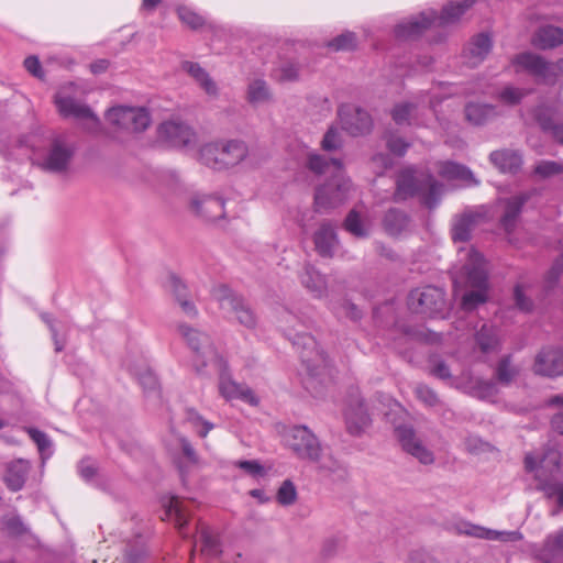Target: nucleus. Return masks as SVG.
Listing matches in <instances>:
<instances>
[{
  "label": "nucleus",
  "mask_w": 563,
  "mask_h": 563,
  "mask_svg": "<svg viewBox=\"0 0 563 563\" xmlns=\"http://www.w3.org/2000/svg\"><path fill=\"white\" fill-rule=\"evenodd\" d=\"M219 390L227 400L241 399L251 405L257 404V399L251 388L236 384L224 374L220 377Z\"/></svg>",
  "instance_id": "393cba45"
},
{
  "label": "nucleus",
  "mask_w": 563,
  "mask_h": 563,
  "mask_svg": "<svg viewBox=\"0 0 563 563\" xmlns=\"http://www.w3.org/2000/svg\"><path fill=\"white\" fill-rule=\"evenodd\" d=\"M276 499L278 504L283 506H290L297 499V490L294 483L290 479L283 482L277 490Z\"/></svg>",
  "instance_id": "6e6d98bb"
},
{
  "label": "nucleus",
  "mask_w": 563,
  "mask_h": 563,
  "mask_svg": "<svg viewBox=\"0 0 563 563\" xmlns=\"http://www.w3.org/2000/svg\"><path fill=\"white\" fill-rule=\"evenodd\" d=\"M438 173L442 178L449 180H462L468 185L477 184L472 170L468 167L454 162L441 163Z\"/></svg>",
  "instance_id": "72a5a7b5"
},
{
  "label": "nucleus",
  "mask_w": 563,
  "mask_h": 563,
  "mask_svg": "<svg viewBox=\"0 0 563 563\" xmlns=\"http://www.w3.org/2000/svg\"><path fill=\"white\" fill-rule=\"evenodd\" d=\"M24 430L31 440L36 444L42 459L44 460L49 457L52 455L51 449L53 443L48 435L34 427H26Z\"/></svg>",
  "instance_id": "a19ab883"
},
{
  "label": "nucleus",
  "mask_w": 563,
  "mask_h": 563,
  "mask_svg": "<svg viewBox=\"0 0 563 563\" xmlns=\"http://www.w3.org/2000/svg\"><path fill=\"white\" fill-rule=\"evenodd\" d=\"M313 243L317 253L321 257H333L339 245L334 227L328 221L322 222L313 234Z\"/></svg>",
  "instance_id": "412c9836"
},
{
  "label": "nucleus",
  "mask_w": 563,
  "mask_h": 563,
  "mask_svg": "<svg viewBox=\"0 0 563 563\" xmlns=\"http://www.w3.org/2000/svg\"><path fill=\"white\" fill-rule=\"evenodd\" d=\"M384 139L389 152L396 156H404L410 146V143L391 132H387Z\"/></svg>",
  "instance_id": "4d7b16f0"
},
{
  "label": "nucleus",
  "mask_w": 563,
  "mask_h": 563,
  "mask_svg": "<svg viewBox=\"0 0 563 563\" xmlns=\"http://www.w3.org/2000/svg\"><path fill=\"white\" fill-rule=\"evenodd\" d=\"M274 73L279 81H295L299 76V63L292 59L282 60Z\"/></svg>",
  "instance_id": "c03bdc74"
},
{
  "label": "nucleus",
  "mask_w": 563,
  "mask_h": 563,
  "mask_svg": "<svg viewBox=\"0 0 563 563\" xmlns=\"http://www.w3.org/2000/svg\"><path fill=\"white\" fill-rule=\"evenodd\" d=\"M191 210L206 221H216L225 216L224 200L212 195H195L190 200Z\"/></svg>",
  "instance_id": "2eb2a0df"
},
{
  "label": "nucleus",
  "mask_w": 563,
  "mask_h": 563,
  "mask_svg": "<svg viewBox=\"0 0 563 563\" xmlns=\"http://www.w3.org/2000/svg\"><path fill=\"white\" fill-rule=\"evenodd\" d=\"M212 298L228 318H234L241 325L253 329L257 318L250 305L225 285L212 289Z\"/></svg>",
  "instance_id": "0eeeda50"
},
{
  "label": "nucleus",
  "mask_w": 563,
  "mask_h": 563,
  "mask_svg": "<svg viewBox=\"0 0 563 563\" xmlns=\"http://www.w3.org/2000/svg\"><path fill=\"white\" fill-rule=\"evenodd\" d=\"M341 145H342V140H341L339 131L335 128H330L325 132V134L321 141L322 150L331 152V151H335V150L340 148Z\"/></svg>",
  "instance_id": "338daca9"
},
{
  "label": "nucleus",
  "mask_w": 563,
  "mask_h": 563,
  "mask_svg": "<svg viewBox=\"0 0 563 563\" xmlns=\"http://www.w3.org/2000/svg\"><path fill=\"white\" fill-rule=\"evenodd\" d=\"M465 284L467 288L488 290V275L482 255L472 250L470 262L464 265Z\"/></svg>",
  "instance_id": "aec40b11"
},
{
  "label": "nucleus",
  "mask_w": 563,
  "mask_h": 563,
  "mask_svg": "<svg viewBox=\"0 0 563 563\" xmlns=\"http://www.w3.org/2000/svg\"><path fill=\"white\" fill-rule=\"evenodd\" d=\"M476 0H459L446 4L437 16L435 11L422 12L418 16L402 21L395 26V36L399 40H413L420 36L435 20L440 25L456 22Z\"/></svg>",
  "instance_id": "f03ea898"
},
{
  "label": "nucleus",
  "mask_w": 563,
  "mask_h": 563,
  "mask_svg": "<svg viewBox=\"0 0 563 563\" xmlns=\"http://www.w3.org/2000/svg\"><path fill=\"white\" fill-rule=\"evenodd\" d=\"M345 547V537L335 534L324 540L321 549V554L325 559L335 556Z\"/></svg>",
  "instance_id": "3c124183"
},
{
  "label": "nucleus",
  "mask_w": 563,
  "mask_h": 563,
  "mask_svg": "<svg viewBox=\"0 0 563 563\" xmlns=\"http://www.w3.org/2000/svg\"><path fill=\"white\" fill-rule=\"evenodd\" d=\"M285 334L292 345L300 352V358L306 366L309 377L303 382L305 388L311 390L314 380L321 376L327 366V355L318 349L316 339L306 332L290 327L285 329Z\"/></svg>",
  "instance_id": "20e7f679"
},
{
  "label": "nucleus",
  "mask_w": 563,
  "mask_h": 563,
  "mask_svg": "<svg viewBox=\"0 0 563 563\" xmlns=\"http://www.w3.org/2000/svg\"><path fill=\"white\" fill-rule=\"evenodd\" d=\"M563 173V163L554 161H541L534 167V174L548 178Z\"/></svg>",
  "instance_id": "052dcab7"
},
{
  "label": "nucleus",
  "mask_w": 563,
  "mask_h": 563,
  "mask_svg": "<svg viewBox=\"0 0 563 563\" xmlns=\"http://www.w3.org/2000/svg\"><path fill=\"white\" fill-rule=\"evenodd\" d=\"M30 471V465L26 461L16 460L8 465L5 474L7 486L12 492L20 490L26 481Z\"/></svg>",
  "instance_id": "2f4dec72"
},
{
  "label": "nucleus",
  "mask_w": 563,
  "mask_h": 563,
  "mask_svg": "<svg viewBox=\"0 0 563 563\" xmlns=\"http://www.w3.org/2000/svg\"><path fill=\"white\" fill-rule=\"evenodd\" d=\"M417 104L413 102H400L396 103L391 111L390 115L393 121L397 125H412L417 122L416 119V112H417Z\"/></svg>",
  "instance_id": "e433bc0d"
},
{
  "label": "nucleus",
  "mask_w": 563,
  "mask_h": 563,
  "mask_svg": "<svg viewBox=\"0 0 563 563\" xmlns=\"http://www.w3.org/2000/svg\"><path fill=\"white\" fill-rule=\"evenodd\" d=\"M234 466L243 470L245 473H247L249 475H251L253 477L263 476L265 474V470H264L263 465L256 460L236 461V462H234Z\"/></svg>",
  "instance_id": "774afa93"
},
{
  "label": "nucleus",
  "mask_w": 563,
  "mask_h": 563,
  "mask_svg": "<svg viewBox=\"0 0 563 563\" xmlns=\"http://www.w3.org/2000/svg\"><path fill=\"white\" fill-rule=\"evenodd\" d=\"M531 43L542 51L556 48L563 45V29L550 24L540 26L534 32Z\"/></svg>",
  "instance_id": "b1692460"
},
{
  "label": "nucleus",
  "mask_w": 563,
  "mask_h": 563,
  "mask_svg": "<svg viewBox=\"0 0 563 563\" xmlns=\"http://www.w3.org/2000/svg\"><path fill=\"white\" fill-rule=\"evenodd\" d=\"M343 228L356 238H366L368 235V231L364 227L358 212L354 209L347 213L343 222Z\"/></svg>",
  "instance_id": "de8ad7c7"
},
{
  "label": "nucleus",
  "mask_w": 563,
  "mask_h": 563,
  "mask_svg": "<svg viewBox=\"0 0 563 563\" xmlns=\"http://www.w3.org/2000/svg\"><path fill=\"white\" fill-rule=\"evenodd\" d=\"M350 189V183L333 175L332 179L319 186L314 194V208L317 212H327L342 205Z\"/></svg>",
  "instance_id": "9b49d317"
},
{
  "label": "nucleus",
  "mask_w": 563,
  "mask_h": 563,
  "mask_svg": "<svg viewBox=\"0 0 563 563\" xmlns=\"http://www.w3.org/2000/svg\"><path fill=\"white\" fill-rule=\"evenodd\" d=\"M75 155V147L63 137H54L44 156L41 168L53 174H64L68 170Z\"/></svg>",
  "instance_id": "ddd939ff"
},
{
  "label": "nucleus",
  "mask_w": 563,
  "mask_h": 563,
  "mask_svg": "<svg viewBox=\"0 0 563 563\" xmlns=\"http://www.w3.org/2000/svg\"><path fill=\"white\" fill-rule=\"evenodd\" d=\"M343 130L353 136L365 135L372 131L373 120L369 113L360 107L344 104L339 108Z\"/></svg>",
  "instance_id": "4468645a"
},
{
  "label": "nucleus",
  "mask_w": 563,
  "mask_h": 563,
  "mask_svg": "<svg viewBox=\"0 0 563 563\" xmlns=\"http://www.w3.org/2000/svg\"><path fill=\"white\" fill-rule=\"evenodd\" d=\"M166 514L168 517L173 518L178 531L183 533L188 523V515L183 508V503L177 497H173L169 500Z\"/></svg>",
  "instance_id": "79ce46f5"
},
{
  "label": "nucleus",
  "mask_w": 563,
  "mask_h": 563,
  "mask_svg": "<svg viewBox=\"0 0 563 563\" xmlns=\"http://www.w3.org/2000/svg\"><path fill=\"white\" fill-rule=\"evenodd\" d=\"M307 167L317 175H325L328 173L335 175L342 172L343 165L341 159L327 158L324 155L312 153L308 155Z\"/></svg>",
  "instance_id": "7c9ffc66"
},
{
  "label": "nucleus",
  "mask_w": 563,
  "mask_h": 563,
  "mask_svg": "<svg viewBox=\"0 0 563 563\" xmlns=\"http://www.w3.org/2000/svg\"><path fill=\"white\" fill-rule=\"evenodd\" d=\"M488 300V290L467 288L461 298V308L473 311Z\"/></svg>",
  "instance_id": "4c0bfd02"
},
{
  "label": "nucleus",
  "mask_w": 563,
  "mask_h": 563,
  "mask_svg": "<svg viewBox=\"0 0 563 563\" xmlns=\"http://www.w3.org/2000/svg\"><path fill=\"white\" fill-rule=\"evenodd\" d=\"M328 47L334 51H352L356 47V35L353 32H344L328 43Z\"/></svg>",
  "instance_id": "603ef678"
},
{
  "label": "nucleus",
  "mask_w": 563,
  "mask_h": 563,
  "mask_svg": "<svg viewBox=\"0 0 563 563\" xmlns=\"http://www.w3.org/2000/svg\"><path fill=\"white\" fill-rule=\"evenodd\" d=\"M55 103L63 117H74L76 119H92L97 121L96 115L92 113L91 109L88 106L78 102L71 97H56Z\"/></svg>",
  "instance_id": "cd10ccee"
},
{
  "label": "nucleus",
  "mask_w": 563,
  "mask_h": 563,
  "mask_svg": "<svg viewBox=\"0 0 563 563\" xmlns=\"http://www.w3.org/2000/svg\"><path fill=\"white\" fill-rule=\"evenodd\" d=\"M561 453L554 448H547L541 457L533 453H527L525 456V468L527 472L537 471L538 466L550 473L560 468Z\"/></svg>",
  "instance_id": "5701e85b"
},
{
  "label": "nucleus",
  "mask_w": 563,
  "mask_h": 563,
  "mask_svg": "<svg viewBox=\"0 0 563 563\" xmlns=\"http://www.w3.org/2000/svg\"><path fill=\"white\" fill-rule=\"evenodd\" d=\"M415 393L418 399L429 407H434L439 404V397L437 393L427 385H418L415 389Z\"/></svg>",
  "instance_id": "69168bd1"
},
{
  "label": "nucleus",
  "mask_w": 563,
  "mask_h": 563,
  "mask_svg": "<svg viewBox=\"0 0 563 563\" xmlns=\"http://www.w3.org/2000/svg\"><path fill=\"white\" fill-rule=\"evenodd\" d=\"M332 310L338 318H346L354 322L361 320L363 316L358 307L347 299L334 303Z\"/></svg>",
  "instance_id": "a18cd8bd"
},
{
  "label": "nucleus",
  "mask_w": 563,
  "mask_h": 563,
  "mask_svg": "<svg viewBox=\"0 0 563 563\" xmlns=\"http://www.w3.org/2000/svg\"><path fill=\"white\" fill-rule=\"evenodd\" d=\"M287 446L301 460L319 463L322 448L318 438L306 426H294L285 434Z\"/></svg>",
  "instance_id": "1a4fd4ad"
},
{
  "label": "nucleus",
  "mask_w": 563,
  "mask_h": 563,
  "mask_svg": "<svg viewBox=\"0 0 563 563\" xmlns=\"http://www.w3.org/2000/svg\"><path fill=\"white\" fill-rule=\"evenodd\" d=\"M271 92L266 81L256 79L249 85L247 88V100L252 104L262 103L268 101Z\"/></svg>",
  "instance_id": "37998d69"
},
{
  "label": "nucleus",
  "mask_w": 563,
  "mask_h": 563,
  "mask_svg": "<svg viewBox=\"0 0 563 563\" xmlns=\"http://www.w3.org/2000/svg\"><path fill=\"white\" fill-rule=\"evenodd\" d=\"M457 531L461 534L474 537L477 539L496 540L500 542H516L522 539V534L519 531H498L470 522H462L457 527Z\"/></svg>",
  "instance_id": "6ab92c4d"
},
{
  "label": "nucleus",
  "mask_w": 563,
  "mask_h": 563,
  "mask_svg": "<svg viewBox=\"0 0 563 563\" xmlns=\"http://www.w3.org/2000/svg\"><path fill=\"white\" fill-rule=\"evenodd\" d=\"M158 135L174 147L186 146L195 137L194 131L187 124L176 121L163 122L158 128Z\"/></svg>",
  "instance_id": "a211bd4d"
},
{
  "label": "nucleus",
  "mask_w": 563,
  "mask_h": 563,
  "mask_svg": "<svg viewBox=\"0 0 563 563\" xmlns=\"http://www.w3.org/2000/svg\"><path fill=\"white\" fill-rule=\"evenodd\" d=\"M409 223V217L408 214L397 208H390L386 211L384 219H383V225L385 231L389 235H399L402 231L406 230Z\"/></svg>",
  "instance_id": "f704fd0d"
},
{
  "label": "nucleus",
  "mask_w": 563,
  "mask_h": 563,
  "mask_svg": "<svg viewBox=\"0 0 563 563\" xmlns=\"http://www.w3.org/2000/svg\"><path fill=\"white\" fill-rule=\"evenodd\" d=\"M183 69L187 71L200 87L210 96H216L218 88L209 74L198 64L194 62H184Z\"/></svg>",
  "instance_id": "c9c22d12"
},
{
  "label": "nucleus",
  "mask_w": 563,
  "mask_h": 563,
  "mask_svg": "<svg viewBox=\"0 0 563 563\" xmlns=\"http://www.w3.org/2000/svg\"><path fill=\"white\" fill-rule=\"evenodd\" d=\"M178 16L183 23L187 24L192 30H197L205 24V19L201 15L186 7L178 9Z\"/></svg>",
  "instance_id": "e2e57ef3"
},
{
  "label": "nucleus",
  "mask_w": 563,
  "mask_h": 563,
  "mask_svg": "<svg viewBox=\"0 0 563 563\" xmlns=\"http://www.w3.org/2000/svg\"><path fill=\"white\" fill-rule=\"evenodd\" d=\"M247 146L241 140L219 141L201 147L200 161L214 170H223L236 166L247 156Z\"/></svg>",
  "instance_id": "39448f33"
},
{
  "label": "nucleus",
  "mask_w": 563,
  "mask_h": 563,
  "mask_svg": "<svg viewBox=\"0 0 563 563\" xmlns=\"http://www.w3.org/2000/svg\"><path fill=\"white\" fill-rule=\"evenodd\" d=\"M475 340L484 353L496 350L499 343L496 330L486 324L477 331Z\"/></svg>",
  "instance_id": "58836bf2"
},
{
  "label": "nucleus",
  "mask_w": 563,
  "mask_h": 563,
  "mask_svg": "<svg viewBox=\"0 0 563 563\" xmlns=\"http://www.w3.org/2000/svg\"><path fill=\"white\" fill-rule=\"evenodd\" d=\"M518 375V371L511 366V356L505 355L496 367V378L503 385H509Z\"/></svg>",
  "instance_id": "49530a36"
},
{
  "label": "nucleus",
  "mask_w": 563,
  "mask_h": 563,
  "mask_svg": "<svg viewBox=\"0 0 563 563\" xmlns=\"http://www.w3.org/2000/svg\"><path fill=\"white\" fill-rule=\"evenodd\" d=\"M533 372L547 377L563 375V351L542 349L536 356Z\"/></svg>",
  "instance_id": "f3484780"
},
{
  "label": "nucleus",
  "mask_w": 563,
  "mask_h": 563,
  "mask_svg": "<svg viewBox=\"0 0 563 563\" xmlns=\"http://www.w3.org/2000/svg\"><path fill=\"white\" fill-rule=\"evenodd\" d=\"M302 286L308 289L314 298H322L328 292L325 277L312 265H306L300 274Z\"/></svg>",
  "instance_id": "bb28decb"
},
{
  "label": "nucleus",
  "mask_w": 563,
  "mask_h": 563,
  "mask_svg": "<svg viewBox=\"0 0 563 563\" xmlns=\"http://www.w3.org/2000/svg\"><path fill=\"white\" fill-rule=\"evenodd\" d=\"M371 421L363 399L358 395L352 396L345 410V422L349 433L360 435L371 424Z\"/></svg>",
  "instance_id": "dca6fc26"
},
{
  "label": "nucleus",
  "mask_w": 563,
  "mask_h": 563,
  "mask_svg": "<svg viewBox=\"0 0 563 563\" xmlns=\"http://www.w3.org/2000/svg\"><path fill=\"white\" fill-rule=\"evenodd\" d=\"M107 120L120 129L142 132L151 123V117L145 108L118 106L107 112Z\"/></svg>",
  "instance_id": "f8f14e48"
},
{
  "label": "nucleus",
  "mask_w": 563,
  "mask_h": 563,
  "mask_svg": "<svg viewBox=\"0 0 563 563\" xmlns=\"http://www.w3.org/2000/svg\"><path fill=\"white\" fill-rule=\"evenodd\" d=\"M479 214L465 212L454 219L451 234L454 242H466L471 239V233L477 224Z\"/></svg>",
  "instance_id": "c756f323"
},
{
  "label": "nucleus",
  "mask_w": 563,
  "mask_h": 563,
  "mask_svg": "<svg viewBox=\"0 0 563 563\" xmlns=\"http://www.w3.org/2000/svg\"><path fill=\"white\" fill-rule=\"evenodd\" d=\"M492 164L501 173L516 174L522 166V156L518 151L499 150L494 151L489 155Z\"/></svg>",
  "instance_id": "a878e982"
},
{
  "label": "nucleus",
  "mask_w": 563,
  "mask_h": 563,
  "mask_svg": "<svg viewBox=\"0 0 563 563\" xmlns=\"http://www.w3.org/2000/svg\"><path fill=\"white\" fill-rule=\"evenodd\" d=\"M2 525L3 529L11 537H21L29 532L27 527L18 515L3 517Z\"/></svg>",
  "instance_id": "8fccbe9b"
},
{
  "label": "nucleus",
  "mask_w": 563,
  "mask_h": 563,
  "mask_svg": "<svg viewBox=\"0 0 563 563\" xmlns=\"http://www.w3.org/2000/svg\"><path fill=\"white\" fill-rule=\"evenodd\" d=\"M560 551H563V530L547 538L542 555L553 559Z\"/></svg>",
  "instance_id": "680f3d73"
},
{
  "label": "nucleus",
  "mask_w": 563,
  "mask_h": 563,
  "mask_svg": "<svg viewBox=\"0 0 563 563\" xmlns=\"http://www.w3.org/2000/svg\"><path fill=\"white\" fill-rule=\"evenodd\" d=\"M443 185L427 170L416 167L402 169L396 180L394 201L401 202L408 198L419 197L428 209H434L442 197Z\"/></svg>",
  "instance_id": "f257e3e1"
},
{
  "label": "nucleus",
  "mask_w": 563,
  "mask_h": 563,
  "mask_svg": "<svg viewBox=\"0 0 563 563\" xmlns=\"http://www.w3.org/2000/svg\"><path fill=\"white\" fill-rule=\"evenodd\" d=\"M408 307L415 313L443 318L446 311L445 291L431 285L416 288L408 296Z\"/></svg>",
  "instance_id": "6e6552de"
},
{
  "label": "nucleus",
  "mask_w": 563,
  "mask_h": 563,
  "mask_svg": "<svg viewBox=\"0 0 563 563\" xmlns=\"http://www.w3.org/2000/svg\"><path fill=\"white\" fill-rule=\"evenodd\" d=\"M200 551L210 556L218 554L220 551L218 539L207 529H202L200 532Z\"/></svg>",
  "instance_id": "bf43d9fd"
},
{
  "label": "nucleus",
  "mask_w": 563,
  "mask_h": 563,
  "mask_svg": "<svg viewBox=\"0 0 563 563\" xmlns=\"http://www.w3.org/2000/svg\"><path fill=\"white\" fill-rule=\"evenodd\" d=\"M536 479L538 481L537 489L543 492L549 499L555 496L558 505L563 507V483L552 482L540 475H536Z\"/></svg>",
  "instance_id": "ea45409f"
},
{
  "label": "nucleus",
  "mask_w": 563,
  "mask_h": 563,
  "mask_svg": "<svg viewBox=\"0 0 563 563\" xmlns=\"http://www.w3.org/2000/svg\"><path fill=\"white\" fill-rule=\"evenodd\" d=\"M139 383L146 395H154L159 398L158 380L152 371L146 369L141 373L139 376Z\"/></svg>",
  "instance_id": "13d9d810"
},
{
  "label": "nucleus",
  "mask_w": 563,
  "mask_h": 563,
  "mask_svg": "<svg viewBox=\"0 0 563 563\" xmlns=\"http://www.w3.org/2000/svg\"><path fill=\"white\" fill-rule=\"evenodd\" d=\"M386 418L393 424L395 435L406 453L417 459L423 465H430L434 462L433 452L417 437L413 426L406 422L408 412L400 405L391 408L386 413Z\"/></svg>",
  "instance_id": "7ed1b4c3"
},
{
  "label": "nucleus",
  "mask_w": 563,
  "mask_h": 563,
  "mask_svg": "<svg viewBox=\"0 0 563 563\" xmlns=\"http://www.w3.org/2000/svg\"><path fill=\"white\" fill-rule=\"evenodd\" d=\"M563 273V255L558 256L544 277V289L552 290Z\"/></svg>",
  "instance_id": "5fc2aeb1"
},
{
  "label": "nucleus",
  "mask_w": 563,
  "mask_h": 563,
  "mask_svg": "<svg viewBox=\"0 0 563 563\" xmlns=\"http://www.w3.org/2000/svg\"><path fill=\"white\" fill-rule=\"evenodd\" d=\"M511 64L516 73L526 71L545 85L554 86L563 77V58L553 63L539 54L522 52L512 57Z\"/></svg>",
  "instance_id": "423d86ee"
},
{
  "label": "nucleus",
  "mask_w": 563,
  "mask_h": 563,
  "mask_svg": "<svg viewBox=\"0 0 563 563\" xmlns=\"http://www.w3.org/2000/svg\"><path fill=\"white\" fill-rule=\"evenodd\" d=\"M178 330L181 336L187 342L188 346L196 354L197 358L201 362L200 366L196 365V369L198 373H201L202 367H206L208 364L221 363L218 352L216 351L208 333L191 328L184 323L178 325Z\"/></svg>",
  "instance_id": "9d476101"
},
{
  "label": "nucleus",
  "mask_w": 563,
  "mask_h": 563,
  "mask_svg": "<svg viewBox=\"0 0 563 563\" xmlns=\"http://www.w3.org/2000/svg\"><path fill=\"white\" fill-rule=\"evenodd\" d=\"M464 112L466 120L474 125H483L497 114L495 106L476 102L467 103Z\"/></svg>",
  "instance_id": "473e14b6"
},
{
  "label": "nucleus",
  "mask_w": 563,
  "mask_h": 563,
  "mask_svg": "<svg viewBox=\"0 0 563 563\" xmlns=\"http://www.w3.org/2000/svg\"><path fill=\"white\" fill-rule=\"evenodd\" d=\"M533 118L541 128V130L545 133H549L551 129L555 125L553 122V112L547 106H538L533 110Z\"/></svg>",
  "instance_id": "864d4df0"
},
{
  "label": "nucleus",
  "mask_w": 563,
  "mask_h": 563,
  "mask_svg": "<svg viewBox=\"0 0 563 563\" xmlns=\"http://www.w3.org/2000/svg\"><path fill=\"white\" fill-rule=\"evenodd\" d=\"M528 95V90L514 86H506L499 93V100L507 106H517Z\"/></svg>",
  "instance_id": "09e8293b"
},
{
  "label": "nucleus",
  "mask_w": 563,
  "mask_h": 563,
  "mask_svg": "<svg viewBox=\"0 0 563 563\" xmlns=\"http://www.w3.org/2000/svg\"><path fill=\"white\" fill-rule=\"evenodd\" d=\"M528 199V194H520L507 200L505 212L500 219L501 227L507 232H510L515 229L517 219L520 216L522 208Z\"/></svg>",
  "instance_id": "c85d7f7f"
},
{
  "label": "nucleus",
  "mask_w": 563,
  "mask_h": 563,
  "mask_svg": "<svg viewBox=\"0 0 563 563\" xmlns=\"http://www.w3.org/2000/svg\"><path fill=\"white\" fill-rule=\"evenodd\" d=\"M168 288L177 302L190 296L187 285L176 275L169 276Z\"/></svg>",
  "instance_id": "0e129e2a"
},
{
  "label": "nucleus",
  "mask_w": 563,
  "mask_h": 563,
  "mask_svg": "<svg viewBox=\"0 0 563 563\" xmlns=\"http://www.w3.org/2000/svg\"><path fill=\"white\" fill-rule=\"evenodd\" d=\"M492 47L493 41L488 34L479 33L475 35L464 48L466 64L471 67H476L486 58Z\"/></svg>",
  "instance_id": "4be33fe9"
}]
</instances>
